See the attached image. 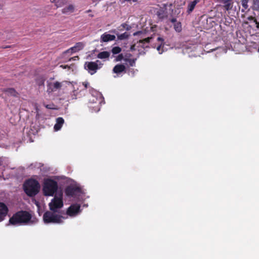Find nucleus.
<instances>
[{"instance_id": "obj_1", "label": "nucleus", "mask_w": 259, "mask_h": 259, "mask_svg": "<svg viewBox=\"0 0 259 259\" xmlns=\"http://www.w3.org/2000/svg\"><path fill=\"white\" fill-rule=\"evenodd\" d=\"M74 89L75 86H78L79 88H77L76 91L81 92L84 90L89 89L90 95L88 97V106L92 108L93 111H98L100 110V104L102 100L101 94L90 86L88 82H72Z\"/></svg>"}, {"instance_id": "obj_2", "label": "nucleus", "mask_w": 259, "mask_h": 259, "mask_svg": "<svg viewBox=\"0 0 259 259\" xmlns=\"http://www.w3.org/2000/svg\"><path fill=\"white\" fill-rule=\"evenodd\" d=\"M32 215L28 211L20 210L14 213L9 219V223L12 225H21L28 224Z\"/></svg>"}, {"instance_id": "obj_3", "label": "nucleus", "mask_w": 259, "mask_h": 259, "mask_svg": "<svg viewBox=\"0 0 259 259\" xmlns=\"http://www.w3.org/2000/svg\"><path fill=\"white\" fill-rule=\"evenodd\" d=\"M23 189L28 196L33 197L39 192L40 185L37 180L30 179L24 182Z\"/></svg>"}, {"instance_id": "obj_4", "label": "nucleus", "mask_w": 259, "mask_h": 259, "mask_svg": "<svg viewBox=\"0 0 259 259\" xmlns=\"http://www.w3.org/2000/svg\"><path fill=\"white\" fill-rule=\"evenodd\" d=\"M58 188L57 182L51 179L44 180L42 191L44 195L47 196H53Z\"/></svg>"}, {"instance_id": "obj_5", "label": "nucleus", "mask_w": 259, "mask_h": 259, "mask_svg": "<svg viewBox=\"0 0 259 259\" xmlns=\"http://www.w3.org/2000/svg\"><path fill=\"white\" fill-rule=\"evenodd\" d=\"M63 217L56 214L53 211H47L43 215V220L45 223L59 224L62 223Z\"/></svg>"}, {"instance_id": "obj_6", "label": "nucleus", "mask_w": 259, "mask_h": 259, "mask_svg": "<svg viewBox=\"0 0 259 259\" xmlns=\"http://www.w3.org/2000/svg\"><path fill=\"white\" fill-rule=\"evenodd\" d=\"M49 206L51 211L54 212H57V209L62 208L63 206L62 195L61 194L59 197L55 196L49 204Z\"/></svg>"}, {"instance_id": "obj_7", "label": "nucleus", "mask_w": 259, "mask_h": 259, "mask_svg": "<svg viewBox=\"0 0 259 259\" xmlns=\"http://www.w3.org/2000/svg\"><path fill=\"white\" fill-rule=\"evenodd\" d=\"M80 191L81 189L79 187L71 185L67 187L65 190L66 195L70 197L74 196Z\"/></svg>"}, {"instance_id": "obj_8", "label": "nucleus", "mask_w": 259, "mask_h": 259, "mask_svg": "<svg viewBox=\"0 0 259 259\" xmlns=\"http://www.w3.org/2000/svg\"><path fill=\"white\" fill-rule=\"evenodd\" d=\"M80 211V205L78 204H73L71 205L67 210V214L71 217L76 215Z\"/></svg>"}, {"instance_id": "obj_9", "label": "nucleus", "mask_w": 259, "mask_h": 259, "mask_svg": "<svg viewBox=\"0 0 259 259\" xmlns=\"http://www.w3.org/2000/svg\"><path fill=\"white\" fill-rule=\"evenodd\" d=\"M84 67L91 74H94L100 68L97 62H85Z\"/></svg>"}, {"instance_id": "obj_10", "label": "nucleus", "mask_w": 259, "mask_h": 259, "mask_svg": "<svg viewBox=\"0 0 259 259\" xmlns=\"http://www.w3.org/2000/svg\"><path fill=\"white\" fill-rule=\"evenodd\" d=\"M8 211L7 206L4 203L0 202V222L4 220Z\"/></svg>"}, {"instance_id": "obj_11", "label": "nucleus", "mask_w": 259, "mask_h": 259, "mask_svg": "<svg viewBox=\"0 0 259 259\" xmlns=\"http://www.w3.org/2000/svg\"><path fill=\"white\" fill-rule=\"evenodd\" d=\"M111 32L115 33L117 37V39L120 40L128 39L130 36V34L128 32H125L120 34L116 29L113 30Z\"/></svg>"}, {"instance_id": "obj_12", "label": "nucleus", "mask_w": 259, "mask_h": 259, "mask_svg": "<svg viewBox=\"0 0 259 259\" xmlns=\"http://www.w3.org/2000/svg\"><path fill=\"white\" fill-rule=\"evenodd\" d=\"M48 89L47 91L49 93L54 92L56 91L57 89L61 88V85L60 82H55L54 83H52V82H49L48 84Z\"/></svg>"}, {"instance_id": "obj_13", "label": "nucleus", "mask_w": 259, "mask_h": 259, "mask_svg": "<svg viewBox=\"0 0 259 259\" xmlns=\"http://www.w3.org/2000/svg\"><path fill=\"white\" fill-rule=\"evenodd\" d=\"M115 36L107 33H104L101 36V42H108L115 39Z\"/></svg>"}, {"instance_id": "obj_14", "label": "nucleus", "mask_w": 259, "mask_h": 259, "mask_svg": "<svg viewBox=\"0 0 259 259\" xmlns=\"http://www.w3.org/2000/svg\"><path fill=\"white\" fill-rule=\"evenodd\" d=\"M222 3L224 9L226 11H229L232 9L234 3L233 0H223Z\"/></svg>"}, {"instance_id": "obj_15", "label": "nucleus", "mask_w": 259, "mask_h": 259, "mask_svg": "<svg viewBox=\"0 0 259 259\" xmlns=\"http://www.w3.org/2000/svg\"><path fill=\"white\" fill-rule=\"evenodd\" d=\"M200 2V0H194L188 4L187 13L190 14L194 10L196 5Z\"/></svg>"}, {"instance_id": "obj_16", "label": "nucleus", "mask_w": 259, "mask_h": 259, "mask_svg": "<svg viewBox=\"0 0 259 259\" xmlns=\"http://www.w3.org/2000/svg\"><path fill=\"white\" fill-rule=\"evenodd\" d=\"M75 10V7L72 4H70L68 6L64 7L62 9V13L64 14H69L73 13Z\"/></svg>"}, {"instance_id": "obj_17", "label": "nucleus", "mask_w": 259, "mask_h": 259, "mask_svg": "<svg viewBox=\"0 0 259 259\" xmlns=\"http://www.w3.org/2000/svg\"><path fill=\"white\" fill-rule=\"evenodd\" d=\"M64 123V120L62 117H58L56 119V123L55 124L54 127L55 131H59L61 128Z\"/></svg>"}, {"instance_id": "obj_18", "label": "nucleus", "mask_w": 259, "mask_h": 259, "mask_svg": "<svg viewBox=\"0 0 259 259\" xmlns=\"http://www.w3.org/2000/svg\"><path fill=\"white\" fill-rule=\"evenodd\" d=\"M125 70V67L123 64H117L114 66L113 69V71L114 73L116 74L120 73Z\"/></svg>"}, {"instance_id": "obj_19", "label": "nucleus", "mask_w": 259, "mask_h": 259, "mask_svg": "<svg viewBox=\"0 0 259 259\" xmlns=\"http://www.w3.org/2000/svg\"><path fill=\"white\" fill-rule=\"evenodd\" d=\"M3 92L7 93L8 96H13L14 97H17L18 96V93L13 88L5 89L3 90Z\"/></svg>"}, {"instance_id": "obj_20", "label": "nucleus", "mask_w": 259, "mask_h": 259, "mask_svg": "<svg viewBox=\"0 0 259 259\" xmlns=\"http://www.w3.org/2000/svg\"><path fill=\"white\" fill-rule=\"evenodd\" d=\"M110 55V52L107 51H104L99 53L97 55V57L101 59H107L109 57Z\"/></svg>"}, {"instance_id": "obj_21", "label": "nucleus", "mask_w": 259, "mask_h": 259, "mask_svg": "<svg viewBox=\"0 0 259 259\" xmlns=\"http://www.w3.org/2000/svg\"><path fill=\"white\" fill-rule=\"evenodd\" d=\"M251 9L253 11H255L259 12V0L252 1V4L251 6Z\"/></svg>"}, {"instance_id": "obj_22", "label": "nucleus", "mask_w": 259, "mask_h": 259, "mask_svg": "<svg viewBox=\"0 0 259 259\" xmlns=\"http://www.w3.org/2000/svg\"><path fill=\"white\" fill-rule=\"evenodd\" d=\"M67 3V0H57L55 2V5L57 8H60L65 6Z\"/></svg>"}, {"instance_id": "obj_23", "label": "nucleus", "mask_w": 259, "mask_h": 259, "mask_svg": "<svg viewBox=\"0 0 259 259\" xmlns=\"http://www.w3.org/2000/svg\"><path fill=\"white\" fill-rule=\"evenodd\" d=\"M249 0H241V5L243 8L241 10L242 12H244L245 10L247 9L248 8V3Z\"/></svg>"}, {"instance_id": "obj_24", "label": "nucleus", "mask_w": 259, "mask_h": 259, "mask_svg": "<svg viewBox=\"0 0 259 259\" xmlns=\"http://www.w3.org/2000/svg\"><path fill=\"white\" fill-rule=\"evenodd\" d=\"M121 52V49L119 47H114L111 50V52L113 55L119 54Z\"/></svg>"}, {"instance_id": "obj_25", "label": "nucleus", "mask_w": 259, "mask_h": 259, "mask_svg": "<svg viewBox=\"0 0 259 259\" xmlns=\"http://www.w3.org/2000/svg\"><path fill=\"white\" fill-rule=\"evenodd\" d=\"M174 29L177 32H180L182 30V25L180 22H177L174 24Z\"/></svg>"}, {"instance_id": "obj_26", "label": "nucleus", "mask_w": 259, "mask_h": 259, "mask_svg": "<svg viewBox=\"0 0 259 259\" xmlns=\"http://www.w3.org/2000/svg\"><path fill=\"white\" fill-rule=\"evenodd\" d=\"M151 39V37H147V38H146L145 39H142V40H140L139 42L140 44H142V47L144 48V44H148L150 42Z\"/></svg>"}, {"instance_id": "obj_27", "label": "nucleus", "mask_w": 259, "mask_h": 259, "mask_svg": "<svg viewBox=\"0 0 259 259\" xmlns=\"http://www.w3.org/2000/svg\"><path fill=\"white\" fill-rule=\"evenodd\" d=\"M60 67L63 69H66L67 68L69 69H72V71L74 70V69H76V66L74 64H72L70 65V66L62 65H60Z\"/></svg>"}, {"instance_id": "obj_28", "label": "nucleus", "mask_w": 259, "mask_h": 259, "mask_svg": "<svg viewBox=\"0 0 259 259\" xmlns=\"http://www.w3.org/2000/svg\"><path fill=\"white\" fill-rule=\"evenodd\" d=\"M76 49H77V51L81 50L83 47V45L82 42H77L74 46Z\"/></svg>"}, {"instance_id": "obj_29", "label": "nucleus", "mask_w": 259, "mask_h": 259, "mask_svg": "<svg viewBox=\"0 0 259 259\" xmlns=\"http://www.w3.org/2000/svg\"><path fill=\"white\" fill-rule=\"evenodd\" d=\"M77 51V49H76L74 47H71V48H70L69 49L66 50V51H65L64 52V54H66V53H72L73 52H76Z\"/></svg>"}, {"instance_id": "obj_30", "label": "nucleus", "mask_w": 259, "mask_h": 259, "mask_svg": "<svg viewBox=\"0 0 259 259\" xmlns=\"http://www.w3.org/2000/svg\"><path fill=\"white\" fill-rule=\"evenodd\" d=\"M163 46L164 44H160L156 48L157 50L159 52L160 54H161L163 52Z\"/></svg>"}, {"instance_id": "obj_31", "label": "nucleus", "mask_w": 259, "mask_h": 259, "mask_svg": "<svg viewBox=\"0 0 259 259\" xmlns=\"http://www.w3.org/2000/svg\"><path fill=\"white\" fill-rule=\"evenodd\" d=\"M253 23L255 25V30L259 31V21L257 20V18Z\"/></svg>"}, {"instance_id": "obj_32", "label": "nucleus", "mask_w": 259, "mask_h": 259, "mask_svg": "<svg viewBox=\"0 0 259 259\" xmlns=\"http://www.w3.org/2000/svg\"><path fill=\"white\" fill-rule=\"evenodd\" d=\"M126 61L128 62V63L131 66H133L135 64V60L134 59H129L126 60Z\"/></svg>"}, {"instance_id": "obj_33", "label": "nucleus", "mask_w": 259, "mask_h": 259, "mask_svg": "<svg viewBox=\"0 0 259 259\" xmlns=\"http://www.w3.org/2000/svg\"><path fill=\"white\" fill-rule=\"evenodd\" d=\"M120 27H122V28L126 29V30H129L131 28V26H127V25L125 23L122 24Z\"/></svg>"}, {"instance_id": "obj_34", "label": "nucleus", "mask_w": 259, "mask_h": 259, "mask_svg": "<svg viewBox=\"0 0 259 259\" xmlns=\"http://www.w3.org/2000/svg\"><path fill=\"white\" fill-rule=\"evenodd\" d=\"M256 19V18L255 17H254L251 16H249V17H248L246 18V19H247V20H248V21H250V22H253L255 21V20Z\"/></svg>"}, {"instance_id": "obj_35", "label": "nucleus", "mask_w": 259, "mask_h": 259, "mask_svg": "<svg viewBox=\"0 0 259 259\" xmlns=\"http://www.w3.org/2000/svg\"><path fill=\"white\" fill-rule=\"evenodd\" d=\"M123 58V56L122 54H119L118 56L116 57V60L117 61H119L122 60Z\"/></svg>"}, {"instance_id": "obj_36", "label": "nucleus", "mask_w": 259, "mask_h": 259, "mask_svg": "<svg viewBox=\"0 0 259 259\" xmlns=\"http://www.w3.org/2000/svg\"><path fill=\"white\" fill-rule=\"evenodd\" d=\"M157 40L161 42V44H164V39L162 37H158L157 38Z\"/></svg>"}, {"instance_id": "obj_37", "label": "nucleus", "mask_w": 259, "mask_h": 259, "mask_svg": "<svg viewBox=\"0 0 259 259\" xmlns=\"http://www.w3.org/2000/svg\"><path fill=\"white\" fill-rule=\"evenodd\" d=\"M78 59H79L78 56H75L74 57H72V58H70L69 59V61H70L71 60H78Z\"/></svg>"}, {"instance_id": "obj_38", "label": "nucleus", "mask_w": 259, "mask_h": 259, "mask_svg": "<svg viewBox=\"0 0 259 259\" xmlns=\"http://www.w3.org/2000/svg\"><path fill=\"white\" fill-rule=\"evenodd\" d=\"M170 22H171V23H174V24L177 22V19H176V18H172L171 19H170Z\"/></svg>"}, {"instance_id": "obj_39", "label": "nucleus", "mask_w": 259, "mask_h": 259, "mask_svg": "<svg viewBox=\"0 0 259 259\" xmlns=\"http://www.w3.org/2000/svg\"><path fill=\"white\" fill-rule=\"evenodd\" d=\"M46 107L47 108V109H53V108L51 106V105H46Z\"/></svg>"}, {"instance_id": "obj_40", "label": "nucleus", "mask_w": 259, "mask_h": 259, "mask_svg": "<svg viewBox=\"0 0 259 259\" xmlns=\"http://www.w3.org/2000/svg\"><path fill=\"white\" fill-rule=\"evenodd\" d=\"M131 51H134L135 50V45H133L131 46Z\"/></svg>"}, {"instance_id": "obj_41", "label": "nucleus", "mask_w": 259, "mask_h": 259, "mask_svg": "<svg viewBox=\"0 0 259 259\" xmlns=\"http://www.w3.org/2000/svg\"><path fill=\"white\" fill-rule=\"evenodd\" d=\"M9 48H11V46H6L3 47V48H5V49Z\"/></svg>"}, {"instance_id": "obj_42", "label": "nucleus", "mask_w": 259, "mask_h": 259, "mask_svg": "<svg viewBox=\"0 0 259 259\" xmlns=\"http://www.w3.org/2000/svg\"><path fill=\"white\" fill-rule=\"evenodd\" d=\"M95 62H97V63L98 64V63H100V65H101L100 61L99 60H97Z\"/></svg>"}, {"instance_id": "obj_43", "label": "nucleus", "mask_w": 259, "mask_h": 259, "mask_svg": "<svg viewBox=\"0 0 259 259\" xmlns=\"http://www.w3.org/2000/svg\"><path fill=\"white\" fill-rule=\"evenodd\" d=\"M138 33H139V32H136L134 33V36L136 35Z\"/></svg>"}, {"instance_id": "obj_44", "label": "nucleus", "mask_w": 259, "mask_h": 259, "mask_svg": "<svg viewBox=\"0 0 259 259\" xmlns=\"http://www.w3.org/2000/svg\"><path fill=\"white\" fill-rule=\"evenodd\" d=\"M52 3H55L57 0H51Z\"/></svg>"}, {"instance_id": "obj_45", "label": "nucleus", "mask_w": 259, "mask_h": 259, "mask_svg": "<svg viewBox=\"0 0 259 259\" xmlns=\"http://www.w3.org/2000/svg\"><path fill=\"white\" fill-rule=\"evenodd\" d=\"M244 23H245V24H248V22H245Z\"/></svg>"}, {"instance_id": "obj_46", "label": "nucleus", "mask_w": 259, "mask_h": 259, "mask_svg": "<svg viewBox=\"0 0 259 259\" xmlns=\"http://www.w3.org/2000/svg\"><path fill=\"white\" fill-rule=\"evenodd\" d=\"M90 11H91V10H88V11H87V12H90Z\"/></svg>"}]
</instances>
